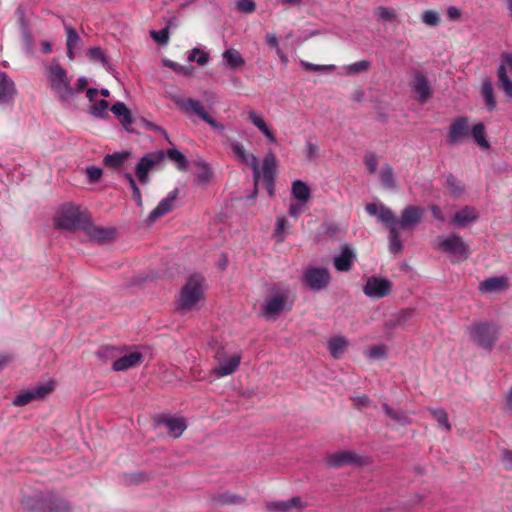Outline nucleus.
Instances as JSON below:
<instances>
[{
	"label": "nucleus",
	"mask_w": 512,
	"mask_h": 512,
	"mask_svg": "<svg viewBox=\"0 0 512 512\" xmlns=\"http://www.w3.org/2000/svg\"><path fill=\"white\" fill-rule=\"evenodd\" d=\"M168 157L177 164V168L181 171L188 169V160L183 153L175 148L168 149L167 151L159 150L150 152L141 157L135 167V174L141 184H148L149 172L155 166L159 165L164 159Z\"/></svg>",
	"instance_id": "obj_1"
},
{
	"label": "nucleus",
	"mask_w": 512,
	"mask_h": 512,
	"mask_svg": "<svg viewBox=\"0 0 512 512\" xmlns=\"http://www.w3.org/2000/svg\"><path fill=\"white\" fill-rule=\"evenodd\" d=\"M293 301L290 299L288 286L277 283L273 284L261 304L260 315L267 320H276L285 312L290 311Z\"/></svg>",
	"instance_id": "obj_2"
},
{
	"label": "nucleus",
	"mask_w": 512,
	"mask_h": 512,
	"mask_svg": "<svg viewBox=\"0 0 512 512\" xmlns=\"http://www.w3.org/2000/svg\"><path fill=\"white\" fill-rule=\"evenodd\" d=\"M370 216H377L378 220L385 224L388 229V248L393 254L400 253L403 244L400 238L399 227H397L396 216L394 212L383 204L369 203L365 207Z\"/></svg>",
	"instance_id": "obj_3"
},
{
	"label": "nucleus",
	"mask_w": 512,
	"mask_h": 512,
	"mask_svg": "<svg viewBox=\"0 0 512 512\" xmlns=\"http://www.w3.org/2000/svg\"><path fill=\"white\" fill-rule=\"evenodd\" d=\"M204 278L199 274L191 275L183 288L181 289L178 298V308L182 311L198 310L203 304Z\"/></svg>",
	"instance_id": "obj_4"
},
{
	"label": "nucleus",
	"mask_w": 512,
	"mask_h": 512,
	"mask_svg": "<svg viewBox=\"0 0 512 512\" xmlns=\"http://www.w3.org/2000/svg\"><path fill=\"white\" fill-rule=\"evenodd\" d=\"M90 217L85 212H82L79 207L67 203L61 206L55 219L54 226L61 230H77L85 228L88 224Z\"/></svg>",
	"instance_id": "obj_5"
},
{
	"label": "nucleus",
	"mask_w": 512,
	"mask_h": 512,
	"mask_svg": "<svg viewBox=\"0 0 512 512\" xmlns=\"http://www.w3.org/2000/svg\"><path fill=\"white\" fill-rule=\"evenodd\" d=\"M46 75L51 90L55 92L61 100H68L75 95L67 71L57 60H53L51 64L46 67Z\"/></svg>",
	"instance_id": "obj_6"
},
{
	"label": "nucleus",
	"mask_w": 512,
	"mask_h": 512,
	"mask_svg": "<svg viewBox=\"0 0 512 512\" xmlns=\"http://www.w3.org/2000/svg\"><path fill=\"white\" fill-rule=\"evenodd\" d=\"M435 248L452 257V262H459L468 259L470 255L469 246L463 238L457 234L438 236Z\"/></svg>",
	"instance_id": "obj_7"
},
{
	"label": "nucleus",
	"mask_w": 512,
	"mask_h": 512,
	"mask_svg": "<svg viewBox=\"0 0 512 512\" xmlns=\"http://www.w3.org/2000/svg\"><path fill=\"white\" fill-rule=\"evenodd\" d=\"M471 340L480 348L491 351L498 339V328L494 324L480 322L467 328Z\"/></svg>",
	"instance_id": "obj_8"
},
{
	"label": "nucleus",
	"mask_w": 512,
	"mask_h": 512,
	"mask_svg": "<svg viewBox=\"0 0 512 512\" xmlns=\"http://www.w3.org/2000/svg\"><path fill=\"white\" fill-rule=\"evenodd\" d=\"M174 103L186 114L197 115L201 120L209 124L214 130L222 132L224 125L213 119L204 109L202 103L192 98H184L181 96L173 97Z\"/></svg>",
	"instance_id": "obj_9"
},
{
	"label": "nucleus",
	"mask_w": 512,
	"mask_h": 512,
	"mask_svg": "<svg viewBox=\"0 0 512 512\" xmlns=\"http://www.w3.org/2000/svg\"><path fill=\"white\" fill-rule=\"evenodd\" d=\"M54 390V382L48 381L39 383L25 391L20 392L12 401L14 406L20 407L29 404L34 400L44 399Z\"/></svg>",
	"instance_id": "obj_10"
},
{
	"label": "nucleus",
	"mask_w": 512,
	"mask_h": 512,
	"mask_svg": "<svg viewBox=\"0 0 512 512\" xmlns=\"http://www.w3.org/2000/svg\"><path fill=\"white\" fill-rule=\"evenodd\" d=\"M31 507L39 512H71L69 502L53 493L37 497Z\"/></svg>",
	"instance_id": "obj_11"
},
{
	"label": "nucleus",
	"mask_w": 512,
	"mask_h": 512,
	"mask_svg": "<svg viewBox=\"0 0 512 512\" xmlns=\"http://www.w3.org/2000/svg\"><path fill=\"white\" fill-rule=\"evenodd\" d=\"M393 283L383 277L371 276L363 287V293L372 299L384 298L392 292Z\"/></svg>",
	"instance_id": "obj_12"
},
{
	"label": "nucleus",
	"mask_w": 512,
	"mask_h": 512,
	"mask_svg": "<svg viewBox=\"0 0 512 512\" xmlns=\"http://www.w3.org/2000/svg\"><path fill=\"white\" fill-rule=\"evenodd\" d=\"M303 280L305 285L311 290L320 291L328 286L330 274L325 268L308 267L303 273Z\"/></svg>",
	"instance_id": "obj_13"
},
{
	"label": "nucleus",
	"mask_w": 512,
	"mask_h": 512,
	"mask_svg": "<svg viewBox=\"0 0 512 512\" xmlns=\"http://www.w3.org/2000/svg\"><path fill=\"white\" fill-rule=\"evenodd\" d=\"M508 71L512 73V53H503L497 68L498 86L512 100V80L508 76Z\"/></svg>",
	"instance_id": "obj_14"
},
{
	"label": "nucleus",
	"mask_w": 512,
	"mask_h": 512,
	"mask_svg": "<svg viewBox=\"0 0 512 512\" xmlns=\"http://www.w3.org/2000/svg\"><path fill=\"white\" fill-rule=\"evenodd\" d=\"M357 261L355 248L348 243L341 245L340 253L334 256L333 265L339 272H349Z\"/></svg>",
	"instance_id": "obj_15"
},
{
	"label": "nucleus",
	"mask_w": 512,
	"mask_h": 512,
	"mask_svg": "<svg viewBox=\"0 0 512 512\" xmlns=\"http://www.w3.org/2000/svg\"><path fill=\"white\" fill-rule=\"evenodd\" d=\"M329 467L340 468L349 464H366V459L353 451L343 450L329 455L326 459Z\"/></svg>",
	"instance_id": "obj_16"
},
{
	"label": "nucleus",
	"mask_w": 512,
	"mask_h": 512,
	"mask_svg": "<svg viewBox=\"0 0 512 512\" xmlns=\"http://www.w3.org/2000/svg\"><path fill=\"white\" fill-rule=\"evenodd\" d=\"M231 149L238 161L251 166L253 170L254 181L255 183H258L260 180V167L258 158L254 154L247 153L244 146L240 142H231Z\"/></svg>",
	"instance_id": "obj_17"
},
{
	"label": "nucleus",
	"mask_w": 512,
	"mask_h": 512,
	"mask_svg": "<svg viewBox=\"0 0 512 512\" xmlns=\"http://www.w3.org/2000/svg\"><path fill=\"white\" fill-rule=\"evenodd\" d=\"M423 208L415 205L405 207L401 212V218H396L397 227L401 229H413L423 218Z\"/></svg>",
	"instance_id": "obj_18"
},
{
	"label": "nucleus",
	"mask_w": 512,
	"mask_h": 512,
	"mask_svg": "<svg viewBox=\"0 0 512 512\" xmlns=\"http://www.w3.org/2000/svg\"><path fill=\"white\" fill-rule=\"evenodd\" d=\"M178 197V189L175 188L169 194L166 198L161 200L158 205L150 212V214L147 217V224L151 225L155 221H157L159 218L163 217L167 213L171 212L174 208V203Z\"/></svg>",
	"instance_id": "obj_19"
},
{
	"label": "nucleus",
	"mask_w": 512,
	"mask_h": 512,
	"mask_svg": "<svg viewBox=\"0 0 512 512\" xmlns=\"http://www.w3.org/2000/svg\"><path fill=\"white\" fill-rule=\"evenodd\" d=\"M469 120L467 117L456 118L448 128L447 139L450 144H458L469 135Z\"/></svg>",
	"instance_id": "obj_20"
},
{
	"label": "nucleus",
	"mask_w": 512,
	"mask_h": 512,
	"mask_svg": "<svg viewBox=\"0 0 512 512\" xmlns=\"http://www.w3.org/2000/svg\"><path fill=\"white\" fill-rule=\"evenodd\" d=\"M216 359L218 360V366L213 368L212 373L218 377H224L234 373L240 365L241 356L239 354H234L227 359L220 358V352L218 351L216 354Z\"/></svg>",
	"instance_id": "obj_21"
},
{
	"label": "nucleus",
	"mask_w": 512,
	"mask_h": 512,
	"mask_svg": "<svg viewBox=\"0 0 512 512\" xmlns=\"http://www.w3.org/2000/svg\"><path fill=\"white\" fill-rule=\"evenodd\" d=\"M156 424L165 426L168 429L169 436L173 438H179L187 428L185 419L181 417L161 416L157 418Z\"/></svg>",
	"instance_id": "obj_22"
},
{
	"label": "nucleus",
	"mask_w": 512,
	"mask_h": 512,
	"mask_svg": "<svg viewBox=\"0 0 512 512\" xmlns=\"http://www.w3.org/2000/svg\"><path fill=\"white\" fill-rule=\"evenodd\" d=\"M413 87L417 94V100L420 103H426L430 98H432L433 89L431 88L427 77L422 73H415Z\"/></svg>",
	"instance_id": "obj_23"
},
{
	"label": "nucleus",
	"mask_w": 512,
	"mask_h": 512,
	"mask_svg": "<svg viewBox=\"0 0 512 512\" xmlns=\"http://www.w3.org/2000/svg\"><path fill=\"white\" fill-rule=\"evenodd\" d=\"M508 288L509 282L506 276L487 278L479 284V291L481 293H495L507 290Z\"/></svg>",
	"instance_id": "obj_24"
},
{
	"label": "nucleus",
	"mask_w": 512,
	"mask_h": 512,
	"mask_svg": "<svg viewBox=\"0 0 512 512\" xmlns=\"http://www.w3.org/2000/svg\"><path fill=\"white\" fill-rule=\"evenodd\" d=\"M90 239L98 243H106L111 241L115 236V230L113 228H103L99 226L91 225L90 222L85 224L83 228Z\"/></svg>",
	"instance_id": "obj_25"
},
{
	"label": "nucleus",
	"mask_w": 512,
	"mask_h": 512,
	"mask_svg": "<svg viewBox=\"0 0 512 512\" xmlns=\"http://www.w3.org/2000/svg\"><path fill=\"white\" fill-rule=\"evenodd\" d=\"M142 354L138 351L130 352L116 360L112 364L113 371H125L135 367L142 361Z\"/></svg>",
	"instance_id": "obj_26"
},
{
	"label": "nucleus",
	"mask_w": 512,
	"mask_h": 512,
	"mask_svg": "<svg viewBox=\"0 0 512 512\" xmlns=\"http://www.w3.org/2000/svg\"><path fill=\"white\" fill-rule=\"evenodd\" d=\"M479 218L478 211L472 206H465L455 213L452 222L456 226L464 227L472 224Z\"/></svg>",
	"instance_id": "obj_27"
},
{
	"label": "nucleus",
	"mask_w": 512,
	"mask_h": 512,
	"mask_svg": "<svg viewBox=\"0 0 512 512\" xmlns=\"http://www.w3.org/2000/svg\"><path fill=\"white\" fill-rule=\"evenodd\" d=\"M480 94L484 100L486 109L491 112L497 107V102L494 94V87L492 80L489 77H485L482 80Z\"/></svg>",
	"instance_id": "obj_28"
},
{
	"label": "nucleus",
	"mask_w": 512,
	"mask_h": 512,
	"mask_svg": "<svg viewBox=\"0 0 512 512\" xmlns=\"http://www.w3.org/2000/svg\"><path fill=\"white\" fill-rule=\"evenodd\" d=\"M110 110L120 120L124 129L129 131L133 123L131 110L123 102H117Z\"/></svg>",
	"instance_id": "obj_29"
},
{
	"label": "nucleus",
	"mask_w": 512,
	"mask_h": 512,
	"mask_svg": "<svg viewBox=\"0 0 512 512\" xmlns=\"http://www.w3.org/2000/svg\"><path fill=\"white\" fill-rule=\"evenodd\" d=\"M385 414L398 426H407L411 424L408 413L404 410H395L387 403L382 404Z\"/></svg>",
	"instance_id": "obj_30"
},
{
	"label": "nucleus",
	"mask_w": 512,
	"mask_h": 512,
	"mask_svg": "<svg viewBox=\"0 0 512 512\" xmlns=\"http://www.w3.org/2000/svg\"><path fill=\"white\" fill-rule=\"evenodd\" d=\"M15 94V84L6 73H0V102L6 103Z\"/></svg>",
	"instance_id": "obj_31"
},
{
	"label": "nucleus",
	"mask_w": 512,
	"mask_h": 512,
	"mask_svg": "<svg viewBox=\"0 0 512 512\" xmlns=\"http://www.w3.org/2000/svg\"><path fill=\"white\" fill-rule=\"evenodd\" d=\"M348 340L343 336L332 337L328 341V350L334 359H340L348 348Z\"/></svg>",
	"instance_id": "obj_32"
},
{
	"label": "nucleus",
	"mask_w": 512,
	"mask_h": 512,
	"mask_svg": "<svg viewBox=\"0 0 512 512\" xmlns=\"http://www.w3.org/2000/svg\"><path fill=\"white\" fill-rule=\"evenodd\" d=\"M276 170V158L274 154L268 153L265 155L262 163V167L260 168V178H263V181L274 180Z\"/></svg>",
	"instance_id": "obj_33"
},
{
	"label": "nucleus",
	"mask_w": 512,
	"mask_h": 512,
	"mask_svg": "<svg viewBox=\"0 0 512 512\" xmlns=\"http://www.w3.org/2000/svg\"><path fill=\"white\" fill-rule=\"evenodd\" d=\"M291 192L293 197L301 203L308 202L311 197V190L309 186L301 180H295L292 183Z\"/></svg>",
	"instance_id": "obj_34"
},
{
	"label": "nucleus",
	"mask_w": 512,
	"mask_h": 512,
	"mask_svg": "<svg viewBox=\"0 0 512 512\" xmlns=\"http://www.w3.org/2000/svg\"><path fill=\"white\" fill-rule=\"evenodd\" d=\"M251 122L265 135L270 143H276V137L266 125L263 117L255 111L249 112Z\"/></svg>",
	"instance_id": "obj_35"
},
{
	"label": "nucleus",
	"mask_w": 512,
	"mask_h": 512,
	"mask_svg": "<svg viewBox=\"0 0 512 512\" xmlns=\"http://www.w3.org/2000/svg\"><path fill=\"white\" fill-rule=\"evenodd\" d=\"M222 57L226 63V65L230 68H240L245 65V60L241 56L238 50L234 48L227 49L223 54Z\"/></svg>",
	"instance_id": "obj_36"
},
{
	"label": "nucleus",
	"mask_w": 512,
	"mask_h": 512,
	"mask_svg": "<svg viewBox=\"0 0 512 512\" xmlns=\"http://www.w3.org/2000/svg\"><path fill=\"white\" fill-rule=\"evenodd\" d=\"M129 156V152H116L113 154H108L104 157L103 163L109 168L120 169Z\"/></svg>",
	"instance_id": "obj_37"
},
{
	"label": "nucleus",
	"mask_w": 512,
	"mask_h": 512,
	"mask_svg": "<svg viewBox=\"0 0 512 512\" xmlns=\"http://www.w3.org/2000/svg\"><path fill=\"white\" fill-rule=\"evenodd\" d=\"M471 135L480 148L485 150L490 148V144L485 136L486 128L483 123H477L473 125L471 128Z\"/></svg>",
	"instance_id": "obj_38"
},
{
	"label": "nucleus",
	"mask_w": 512,
	"mask_h": 512,
	"mask_svg": "<svg viewBox=\"0 0 512 512\" xmlns=\"http://www.w3.org/2000/svg\"><path fill=\"white\" fill-rule=\"evenodd\" d=\"M429 412L433 416V418L437 421L438 426L440 428H443L445 431L450 432L452 429L451 423L448 419V414L446 411L439 407V408H428Z\"/></svg>",
	"instance_id": "obj_39"
},
{
	"label": "nucleus",
	"mask_w": 512,
	"mask_h": 512,
	"mask_svg": "<svg viewBox=\"0 0 512 512\" xmlns=\"http://www.w3.org/2000/svg\"><path fill=\"white\" fill-rule=\"evenodd\" d=\"M65 30L67 34L66 46H67V56L70 59L74 58L73 50L78 47L80 42V37L77 32L69 25H65Z\"/></svg>",
	"instance_id": "obj_40"
},
{
	"label": "nucleus",
	"mask_w": 512,
	"mask_h": 512,
	"mask_svg": "<svg viewBox=\"0 0 512 512\" xmlns=\"http://www.w3.org/2000/svg\"><path fill=\"white\" fill-rule=\"evenodd\" d=\"M382 185L388 189H394L396 187V181L394 177L393 168L390 164H384L379 173Z\"/></svg>",
	"instance_id": "obj_41"
},
{
	"label": "nucleus",
	"mask_w": 512,
	"mask_h": 512,
	"mask_svg": "<svg viewBox=\"0 0 512 512\" xmlns=\"http://www.w3.org/2000/svg\"><path fill=\"white\" fill-rule=\"evenodd\" d=\"M108 108H109L108 101L102 99V100L96 101L94 104H92L89 107L88 112H89L90 115H92L95 118L104 119V118H107L109 116Z\"/></svg>",
	"instance_id": "obj_42"
},
{
	"label": "nucleus",
	"mask_w": 512,
	"mask_h": 512,
	"mask_svg": "<svg viewBox=\"0 0 512 512\" xmlns=\"http://www.w3.org/2000/svg\"><path fill=\"white\" fill-rule=\"evenodd\" d=\"M122 176L125 180H127L128 184L132 190L133 200L136 202V204L138 206L141 207L143 205L142 195H141V191H140L133 175L129 172H123Z\"/></svg>",
	"instance_id": "obj_43"
},
{
	"label": "nucleus",
	"mask_w": 512,
	"mask_h": 512,
	"mask_svg": "<svg viewBox=\"0 0 512 512\" xmlns=\"http://www.w3.org/2000/svg\"><path fill=\"white\" fill-rule=\"evenodd\" d=\"M445 185L449 189L450 193L455 197H459L464 193V186L452 174H449L445 177Z\"/></svg>",
	"instance_id": "obj_44"
},
{
	"label": "nucleus",
	"mask_w": 512,
	"mask_h": 512,
	"mask_svg": "<svg viewBox=\"0 0 512 512\" xmlns=\"http://www.w3.org/2000/svg\"><path fill=\"white\" fill-rule=\"evenodd\" d=\"M88 56L91 60L100 62L106 69H111L109 60L101 48L93 47L89 49Z\"/></svg>",
	"instance_id": "obj_45"
},
{
	"label": "nucleus",
	"mask_w": 512,
	"mask_h": 512,
	"mask_svg": "<svg viewBox=\"0 0 512 512\" xmlns=\"http://www.w3.org/2000/svg\"><path fill=\"white\" fill-rule=\"evenodd\" d=\"M371 67V63L368 60H361L345 67L346 74H360L367 72Z\"/></svg>",
	"instance_id": "obj_46"
},
{
	"label": "nucleus",
	"mask_w": 512,
	"mask_h": 512,
	"mask_svg": "<svg viewBox=\"0 0 512 512\" xmlns=\"http://www.w3.org/2000/svg\"><path fill=\"white\" fill-rule=\"evenodd\" d=\"M28 6L24 3L19 4L15 10V16L19 24L20 29L29 27V21L27 19Z\"/></svg>",
	"instance_id": "obj_47"
},
{
	"label": "nucleus",
	"mask_w": 512,
	"mask_h": 512,
	"mask_svg": "<svg viewBox=\"0 0 512 512\" xmlns=\"http://www.w3.org/2000/svg\"><path fill=\"white\" fill-rule=\"evenodd\" d=\"M208 60H209L208 53H206L198 48L192 49L188 54L189 62H197L201 66L207 64Z\"/></svg>",
	"instance_id": "obj_48"
},
{
	"label": "nucleus",
	"mask_w": 512,
	"mask_h": 512,
	"mask_svg": "<svg viewBox=\"0 0 512 512\" xmlns=\"http://www.w3.org/2000/svg\"><path fill=\"white\" fill-rule=\"evenodd\" d=\"M96 356L103 362L113 360L117 356V349L112 346H102L97 352Z\"/></svg>",
	"instance_id": "obj_49"
},
{
	"label": "nucleus",
	"mask_w": 512,
	"mask_h": 512,
	"mask_svg": "<svg viewBox=\"0 0 512 512\" xmlns=\"http://www.w3.org/2000/svg\"><path fill=\"white\" fill-rule=\"evenodd\" d=\"M388 347L385 344L370 347L366 352V356L370 359H381L387 354Z\"/></svg>",
	"instance_id": "obj_50"
},
{
	"label": "nucleus",
	"mask_w": 512,
	"mask_h": 512,
	"mask_svg": "<svg viewBox=\"0 0 512 512\" xmlns=\"http://www.w3.org/2000/svg\"><path fill=\"white\" fill-rule=\"evenodd\" d=\"M20 31H21V37H22L23 46H24L26 52L31 54L33 52V49H34V38H33V35L31 33L29 27L20 29Z\"/></svg>",
	"instance_id": "obj_51"
},
{
	"label": "nucleus",
	"mask_w": 512,
	"mask_h": 512,
	"mask_svg": "<svg viewBox=\"0 0 512 512\" xmlns=\"http://www.w3.org/2000/svg\"><path fill=\"white\" fill-rule=\"evenodd\" d=\"M213 500L221 504H237L244 501L240 496L231 493L220 494L213 497Z\"/></svg>",
	"instance_id": "obj_52"
},
{
	"label": "nucleus",
	"mask_w": 512,
	"mask_h": 512,
	"mask_svg": "<svg viewBox=\"0 0 512 512\" xmlns=\"http://www.w3.org/2000/svg\"><path fill=\"white\" fill-rule=\"evenodd\" d=\"M364 164L369 174H375L378 165V156L374 152H367L364 155Z\"/></svg>",
	"instance_id": "obj_53"
},
{
	"label": "nucleus",
	"mask_w": 512,
	"mask_h": 512,
	"mask_svg": "<svg viewBox=\"0 0 512 512\" xmlns=\"http://www.w3.org/2000/svg\"><path fill=\"white\" fill-rule=\"evenodd\" d=\"M150 35L154 41H156L157 43H159L161 45H164V44H167L168 40H169V29H168V27H165V28H163L161 30H157V31L152 30L150 32Z\"/></svg>",
	"instance_id": "obj_54"
},
{
	"label": "nucleus",
	"mask_w": 512,
	"mask_h": 512,
	"mask_svg": "<svg viewBox=\"0 0 512 512\" xmlns=\"http://www.w3.org/2000/svg\"><path fill=\"white\" fill-rule=\"evenodd\" d=\"M375 14L380 20L391 21L395 17V11L392 8L380 6L375 10Z\"/></svg>",
	"instance_id": "obj_55"
},
{
	"label": "nucleus",
	"mask_w": 512,
	"mask_h": 512,
	"mask_svg": "<svg viewBox=\"0 0 512 512\" xmlns=\"http://www.w3.org/2000/svg\"><path fill=\"white\" fill-rule=\"evenodd\" d=\"M266 508L270 512H287L290 510L288 500L269 502Z\"/></svg>",
	"instance_id": "obj_56"
},
{
	"label": "nucleus",
	"mask_w": 512,
	"mask_h": 512,
	"mask_svg": "<svg viewBox=\"0 0 512 512\" xmlns=\"http://www.w3.org/2000/svg\"><path fill=\"white\" fill-rule=\"evenodd\" d=\"M422 21L429 26H437L439 24V14L434 10H426L422 14Z\"/></svg>",
	"instance_id": "obj_57"
},
{
	"label": "nucleus",
	"mask_w": 512,
	"mask_h": 512,
	"mask_svg": "<svg viewBox=\"0 0 512 512\" xmlns=\"http://www.w3.org/2000/svg\"><path fill=\"white\" fill-rule=\"evenodd\" d=\"M301 65L305 70L314 72L334 70L336 68L335 65H319L307 61H301Z\"/></svg>",
	"instance_id": "obj_58"
},
{
	"label": "nucleus",
	"mask_w": 512,
	"mask_h": 512,
	"mask_svg": "<svg viewBox=\"0 0 512 512\" xmlns=\"http://www.w3.org/2000/svg\"><path fill=\"white\" fill-rule=\"evenodd\" d=\"M236 7L240 12L252 13L256 10V3L254 0H237Z\"/></svg>",
	"instance_id": "obj_59"
},
{
	"label": "nucleus",
	"mask_w": 512,
	"mask_h": 512,
	"mask_svg": "<svg viewBox=\"0 0 512 512\" xmlns=\"http://www.w3.org/2000/svg\"><path fill=\"white\" fill-rule=\"evenodd\" d=\"M164 63L167 67H170L175 72L182 74V75H190L193 71V69L190 67L182 66V65H180L176 62L170 61V60H166Z\"/></svg>",
	"instance_id": "obj_60"
},
{
	"label": "nucleus",
	"mask_w": 512,
	"mask_h": 512,
	"mask_svg": "<svg viewBox=\"0 0 512 512\" xmlns=\"http://www.w3.org/2000/svg\"><path fill=\"white\" fill-rule=\"evenodd\" d=\"M86 174L90 183L97 182L102 176V169L96 166H88Z\"/></svg>",
	"instance_id": "obj_61"
},
{
	"label": "nucleus",
	"mask_w": 512,
	"mask_h": 512,
	"mask_svg": "<svg viewBox=\"0 0 512 512\" xmlns=\"http://www.w3.org/2000/svg\"><path fill=\"white\" fill-rule=\"evenodd\" d=\"M306 158L308 161H314L318 157L319 147L317 144L308 141L305 146Z\"/></svg>",
	"instance_id": "obj_62"
},
{
	"label": "nucleus",
	"mask_w": 512,
	"mask_h": 512,
	"mask_svg": "<svg viewBox=\"0 0 512 512\" xmlns=\"http://www.w3.org/2000/svg\"><path fill=\"white\" fill-rule=\"evenodd\" d=\"M288 226V222L285 218L280 217L276 221L275 236L278 237V241H283L284 231Z\"/></svg>",
	"instance_id": "obj_63"
},
{
	"label": "nucleus",
	"mask_w": 512,
	"mask_h": 512,
	"mask_svg": "<svg viewBox=\"0 0 512 512\" xmlns=\"http://www.w3.org/2000/svg\"><path fill=\"white\" fill-rule=\"evenodd\" d=\"M352 401L354 402V405L359 409L362 407H368L371 404V400L366 395L355 396L352 398Z\"/></svg>",
	"instance_id": "obj_64"
}]
</instances>
